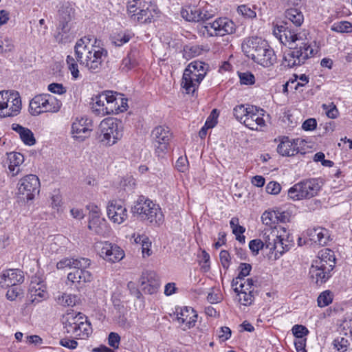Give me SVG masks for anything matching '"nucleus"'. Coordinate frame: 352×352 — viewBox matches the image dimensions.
<instances>
[{
    "mask_svg": "<svg viewBox=\"0 0 352 352\" xmlns=\"http://www.w3.org/2000/svg\"><path fill=\"white\" fill-rule=\"evenodd\" d=\"M91 36H85L77 41L74 46L75 56L80 65L89 72L97 74L102 68L107 51L91 43Z\"/></svg>",
    "mask_w": 352,
    "mask_h": 352,
    "instance_id": "f257e3e1",
    "label": "nucleus"
},
{
    "mask_svg": "<svg viewBox=\"0 0 352 352\" xmlns=\"http://www.w3.org/2000/svg\"><path fill=\"white\" fill-rule=\"evenodd\" d=\"M241 47L246 56L264 67H271L276 62L274 50L261 38H248L243 42Z\"/></svg>",
    "mask_w": 352,
    "mask_h": 352,
    "instance_id": "f03ea898",
    "label": "nucleus"
},
{
    "mask_svg": "<svg viewBox=\"0 0 352 352\" xmlns=\"http://www.w3.org/2000/svg\"><path fill=\"white\" fill-rule=\"evenodd\" d=\"M262 240L265 248L274 253L276 258L281 256L294 245L293 237L289 231L281 226L265 228Z\"/></svg>",
    "mask_w": 352,
    "mask_h": 352,
    "instance_id": "7ed1b4c3",
    "label": "nucleus"
},
{
    "mask_svg": "<svg viewBox=\"0 0 352 352\" xmlns=\"http://www.w3.org/2000/svg\"><path fill=\"white\" fill-rule=\"evenodd\" d=\"M92 109L98 116L118 114L127 110V98L123 95L111 91H106L95 96Z\"/></svg>",
    "mask_w": 352,
    "mask_h": 352,
    "instance_id": "20e7f679",
    "label": "nucleus"
},
{
    "mask_svg": "<svg viewBox=\"0 0 352 352\" xmlns=\"http://www.w3.org/2000/svg\"><path fill=\"white\" fill-rule=\"evenodd\" d=\"M63 324L66 332L78 339H86L91 333L90 323L81 313H67L64 316Z\"/></svg>",
    "mask_w": 352,
    "mask_h": 352,
    "instance_id": "39448f33",
    "label": "nucleus"
},
{
    "mask_svg": "<svg viewBox=\"0 0 352 352\" xmlns=\"http://www.w3.org/2000/svg\"><path fill=\"white\" fill-rule=\"evenodd\" d=\"M61 105V102L50 94H38L30 100L29 111L34 116L44 113H57Z\"/></svg>",
    "mask_w": 352,
    "mask_h": 352,
    "instance_id": "423d86ee",
    "label": "nucleus"
},
{
    "mask_svg": "<svg viewBox=\"0 0 352 352\" xmlns=\"http://www.w3.org/2000/svg\"><path fill=\"white\" fill-rule=\"evenodd\" d=\"M100 142L106 146L116 144L122 137L121 122L113 118L103 120L100 124Z\"/></svg>",
    "mask_w": 352,
    "mask_h": 352,
    "instance_id": "0eeeda50",
    "label": "nucleus"
},
{
    "mask_svg": "<svg viewBox=\"0 0 352 352\" xmlns=\"http://www.w3.org/2000/svg\"><path fill=\"white\" fill-rule=\"evenodd\" d=\"M316 53L311 44L301 42L299 47H294L285 53L283 64L289 68L303 64Z\"/></svg>",
    "mask_w": 352,
    "mask_h": 352,
    "instance_id": "6e6552de",
    "label": "nucleus"
},
{
    "mask_svg": "<svg viewBox=\"0 0 352 352\" xmlns=\"http://www.w3.org/2000/svg\"><path fill=\"white\" fill-rule=\"evenodd\" d=\"M255 280L248 278L245 280L233 279L232 287L237 294L239 302L244 306H250L254 300L256 294Z\"/></svg>",
    "mask_w": 352,
    "mask_h": 352,
    "instance_id": "1a4fd4ad",
    "label": "nucleus"
},
{
    "mask_svg": "<svg viewBox=\"0 0 352 352\" xmlns=\"http://www.w3.org/2000/svg\"><path fill=\"white\" fill-rule=\"evenodd\" d=\"M40 186V181L36 175H28L19 181L18 194L27 202L32 201L39 194Z\"/></svg>",
    "mask_w": 352,
    "mask_h": 352,
    "instance_id": "9d476101",
    "label": "nucleus"
},
{
    "mask_svg": "<svg viewBox=\"0 0 352 352\" xmlns=\"http://www.w3.org/2000/svg\"><path fill=\"white\" fill-rule=\"evenodd\" d=\"M155 153L158 157H163L168 151L171 133L167 127L158 126L151 133Z\"/></svg>",
    "mask_w": 352,
    "mask_h": 352,
    "instance_id": "9b49d317",
    "label": "nucleus"
},
{
    "mask_svg": "<svg viewBox=\"0 0 352 352\" xmlns=\"http://www.w3.org/2000/svg\"><path fill=\"white\" fill-rule=\"evenodd\" d=\"M21 109V100L17 91H6L3 108L0 109V117L17 116Z\"/></svg>",
    "mask_w": 352,
    "mask_h": 352,
    "instance_id": "f8f14e48",
    "label": "nucleus"
},
{
    "mask_svg": "<svg viewBox=\"0 0 352 352\" xmlns=\"http://www.w3.org/2000/svg\"><path fill=\"white\" fill-rule=\"evenodd\" d=\"M205 28L210 35L219 36L233 34L236 30L235 24L228 18H219L212 23H208Z\"/></svg>",
    "mask_w": 352,
    "mask_h": 352,
    "instance_id": "ddd939ff",
    "label": "nucleus"
},
{
    "mask_svg": "<svg viewBox=\"0 0 352 352\" xmlns=\"http://www.w3.org/2000/svg\"><path fill=\"white\" fill-rule=\"evenodd\" d=\"M92 122L87 118H76L71 126L72 138L80 142L89 137L92 131Z\"/></svg>",
    "mask_w": 352,
    "mask_h": 352,
    "instance_id": "4468645a",
    "label": "nucleus"
},
{
    "mask_svg": "<svg viewBox=\"0 0 352 352\" xmlns=\"http://www.w3.org/2000/svg\"><path fill=\"white\" fill-rule=\"evenodd\" d=\"M107 215L113 223L120 225L128 219V211L120 201L112 200L107 204Z\"/></svg>",
    "mask_w": 352,
    "mask_h": 352,
    "instance_id": "2eb2a0df",
    "label": "nucleus"
},
{
    "mask_svg": "<svg viewBox=\"0 0 352 352\" xmlns=\"http://www.w3.org/2000/svg\"><path fill=\"white\" fill-rule=\"evenodd\" d=\"M98 248L100 257L107 261L116 263L124 256V251L116 244L107 241L101 242Z\"/></svg>",
    "mask_w": 352,
    "mask_h": 352,
    "instance_id": "dca6fc26",
    "label": "nucleus"
},
{
    "mask_svg": "<svg viewBox=\"0 0 352 352\" xmlns=\"http://www.w3.org/2000/svg\"><path fill=\"white\" fill-rule=\"evenodd\" d=\"M263 110L255 107H249V113L244 119L243 124L251 130L259 131L265 125L263 118Z\"/></svg>",
    "mask_w": 352,
    "mask_h": 352,
    "instance_id": "f3484780",
    "label": "nucleus"
},
{
    "mask_svg": "<svg viewBox=\"0 0 352 352\" xmlns=\"http://www.w3.org/2000/svg\"><path fill=\"white\" fill-rule=\"evenodd\" d=\"M273 34L282 44L287 46L289 49H293L295 47L296 42L301 41L294 30L282 25L274 27Z\"/></svg>",
    "mask_w": 352,
    "mask_h": 352,
    "instance_id": "a211bd4d",
    "label": "nucleus"
},
{
    "mask_svg": "<svg viewBox=\"0 0 352 352\" xmlns=\"http://www.w3.org/2000/svg\"><path fill=\"white\" fill-rule=\"evenodd\" d=\"M89 267H76L67 274V280L76 287H81L85 283H90L94 279L93 274L87 270Z\"/></svg>",
    "mask_w": 352,
    "mask_h": 352,
    "instance_id": "6ab92c4d",
    "label": "nucleus"
},
{
    "mask_svg": "<svg viewBox=\"0 0 352 352\" xmlns=\"http://www.w3.org/2000/svg\"><path fill=\"white\" fill-rule=\"evenodd\" d=\"M177 320L183 330L189 329L195 325L197 314L192 307H180L177 309Z\"/></svg>",
    "mask_w": 352,
    "mask_h": 352,
    "instance_id": "aec40b11",
    "label": "nucleus"
},
{
    "mask_svg": "<svg viewBox=\"0 0 352 352\" xmlns=\"http://www.w3.org/2000/svg\"><path fill=\"white\" fill-rule=\"evenodd\" d=\"M24 276L23 272L18 269H8L0 274V287L5 288L16 286L23 283Z\"/></svg>",
    "mask_w": 352,
    "mask_h": 352,
    "instance_id": "412c9836",
    "label": "nucleus"
},
{
    "mask_svg": "<svg viewBox=\"0 0 352 352\" xmlns=\"http://www.w3.org/2000/svg\"><path fill=\"white\" fill-rule=\"evenodd\" d=\"M158 14L159 10L155 5L152 4L149 1L143 0L142 8L138 12L133 21L141 23H150Z\"/></svg>",
    "mask_w": 352,
    "mask_h": 352,
    "instance_id": "4be33fe9",
    "label": "nucleus"
},
{
    "mask_svg": "<svg viewBox=\"0 0 352 352\" xmlns=\"http://www.w3.org/2000/svg\"><path fill=\"white\" fill-rule=\"evenodd\" d=\"M313 262L319 265V267H324L327 270H333L336 264L334 252L329 249L322 250Z\"/></svg>",
    "mask_w": 352,
    "mask_h": 352,
    "instance_id": "5701e85b",
    "label": "nucleus"
},
{
    "mask_svg": "<svg viewBox=\"0 0 352 352\" xmlns=\"http://www.w3.org/2000/svg\"><path fill=\"white\" fill-rule=\"evenodd\" d=\"M307 236L311 241L321 246L325 245L330 237L329 230L321 227L309 229Z\"/></svg>",
    "mask_w": 352,
    "mask_h": 352,
    "instance_id": "b1692460",
    "label": "nucleus"
},
{
    "mask_svg": "<svg viewBox=\"0 0 352 352\" xmlns=\"http://www.w3.org/2000/svg\"><path fill=\"white\" fill-rule=\"evenodd\" d=\"M140 54L137 49H131L124 57L120 66V69L122 72H128L130 70L137 67L140 63Z\"/></svg>",
    "mask_w": 352,
    "mask_h": 352,
    "instance_id": "393cba45",
    "label": "nucleus"
},
{
    "mask_svg": "<svg viewBox=\"0 0 352 352\" xmlns=\"http://www.w3.org/2000/svg\"><path fill=\"white\" fill-rule=\"evenodd\" d=\"M317 264L312 262L309 270V274L312 280L316 285H320L325 283L331 276L332 270H327L324 267H319Z\"/></svg>",
    "mask_w": 352,
    "mask_h": 352,
    "instance_id": "a878e982",
    "label": "nucleus"
},
{
    "mask_svg": "<svg viewBox=\"0 0 352 352\" xmlns=\"http://www.w3.org/2000/svg\"><path fill=\"white\" fill-rule=\"evenodd\" d=\"M89 230L100 236H105L109 232V226L104 218L90 217L88 223Z\"/></svg>",
    "mask_w": 352,
    "mask_h": 352,
    "instance_id": "bb28decb",
    "label": "nucleus"
},
{
    "mask_svg": "<svg viewBox=\"0 0 352 352\" xmlns=\"http://www.w3.org/2000/svg\"><path fill=\"white\" fill-rule=\"evenodd\" d=\"M152 204H154V203L151 200L144 196H140L135 202V204L132 208V212L143 219L144 216H146L147 213L150 212Z\"/></svg>",
    "mask_w": 352,
    "mask_h": 352,
    "instance_id": "cd10ccee",
    "label": "nucleus"
},
{
    "mask_svg": "<svg viewBox=\"0 0 352 352\" xmlns=\"http://www.w3.org/2000/svg\"><path fill=\"white\" fill-rule=\"evenodd\" d=\"M305 199H310L316 196L320 189V185L317 179H309L299 182Z\"/></svg>",
    "mask_w": 352,
    "mask_h": 352,
    "instance_id": "c85d7f7f",
    "label": "nucleus"
},
{
    "mask_svg": "<svg viewBox=\"0 0 352 352\" xmlns=\"http://www.w3.org/2000/svg\"><path fill=\"white\" fill-rule=\"evenodd\" d=\"M204 78H199V76H192L190 74L184 72L182 87L186 91V93L193 94L199 87V85Z\"/></svg>",
    "mask_w": 352,
    "mask_h": 352,
    "instance_id": "c756f323",
    "label": "nucleus"
},
{
    "mask_svg": "<svg viewBox=\"0 0 352 352\" xmlns=\"http://www.w3.org/2000/svg\"><path fill=\"white\" fill-rule=\"evenodd\" d=\"M91 265V260L87 258H64L56 263V267L58 270H63L66 267H89Z\"/></svg>",
    "mask_w": 352,
    "mask_h": 352,
    "instance_id": "7c9ffc66",
    "label": "nucleus"
},
{
    "mask_svg": "<svg viewBox=\"0 0 352 352\" xmlns=\"http://www.w3.org/2000/svg\"><path fill=\"white\" fill-rule=\"evenodd\" d=\"M8 170L11 176H16L21 172V166L24 162V157L20 153L13 152L8 154Z\"/></svg>",
    "mask_w": 352,
    "mask_h": 352,
    "instance_id": "2f4dec72",
    "label": "nucleus"
},
{
    "mask_svg": "<svg viewBox=\"0 0 352 352\" xmlns=\"http://www.w3.org/2000/svg\"><path fill=\"white\" fill-rule=\"evenodd\" d=\"M12 129L16 131L20 136L22 142L29 146L35 144L36 140L32 131L28 128L23 127L19 124H12Z\"/></svg>",
    "mask_w": 352,
    "mask_h": 352,
    "instance_id": "473e14b6",
    "label": "nucleus"
},
{
    "mask_svg": "<svg viewBox=\"0 0 352 352\" xmlns=\"http://www.w3.org/2000/svg\"><path fill=\"white\" fill-rule=\"evenodd\" d=\"M152 208L150 212L147 213L143 220H146L149 223L155 226H160L164 221V216L159 205L154 203L151 205Z\"/></svg>",
    "mask_w": 352,
    "mask_h": 352,
    "instance_id": "72a5a7b5",
    "label": "nucleus"
},
{
    "mask_svg": "<svg viewBox=\"0 0 352 352\" xmlns=\"http://www.w3.org/2000/svg\"><path fill=\"white\" fill-rule=\"evenodd\" d=\"M277 152L283 156H294L298 153V148L297 144L287 138L278 145Z\"/></svg>",
    "mask_w": 352,
    "mask_h": 352,
    "instance_id": "f704fd0d",
    "label": "nucleus"
},
{
    "mask_svg": "<svg viewBox=\"0 0 352 352\" xmlns=\"http://www.w3.org/2000/svg\"><path fill=\"white\" fill-rule=\"evenodd\" d=\"M206 66L204 63L199 60H195L188 65L184 72L192 75V76L204 78L207 70Z\"/></svg>",
    "mask_w": 352,
    "mask_h": 352,
    "instance_id": "c9c22d12",
    "label": "nucleus"
},
{
    "mask_svg": "<svg viewBox=\"0 0 352 352\" xmlns=\"http://www.w3.org/2000/svg\"><path fill=\"white\" fill-rule=\"evenodd\" d=\"M200 9L195 6H186L181 10V16L187 21L200 22Z\"/></svg>",
    "mask_w": 352,
    "mask_h": 352,
    "instance_id": "e433bc0d",
    "label": "nucleus"
},
{
    "mask_svg": "<svg viewBox=\"0 0 352 352\" xmlns=\"http://www.w3.org/2000/svg\"><path fill=\"white\" fill-rule=\"evenodd\" d=\"M285 16L287 19L297 27L300 26L304 21V16L302 12L295 8L287 9L285 11Z\"/></svg>",
    "mask_w": 352,
    "mask_h": 352,
    "instance_id": "4c0bfd02",
    "label": "nucleus"
},
{
    "mask_svg": "<svg viewBox=\"0 0 352 352\" xmlns=\"http://www.w3.org/2000/svg\"><path fill=\"white\" fill-rule=\"evenodd\" d=\"M38 287L32 285L30 288V299L32 303L39 302L47 298V292L39 284Z\"/></svg>",
    "mask_w": 352,
    "mask_h": 352,
    "instance_id": "58836bf2",
    "label": "nucleus"
},
{
    "mask_svg": "<svg viewBox=\"0 0 352 352\" xmlns=\"http://www.w3.org/2000/svg\"><path fill=\"white\" fill-rule=\"evenodd\" d=\"M230 225L232 230V233L236 236V239L240 243H244L245 237L243 234L245 232V228L239 225V219L236 217L232 218Z\"/></svg>",
    "mask_w": 352,
    "mask_h": 352,
    "instance_id": "ea45409f",
    "label": "nucleus"
},
{
    "mask_svg": "<svg viewBox=\"0 0 352 352\" xmlns=\"http://www.w3.org/2000/svg\"><path fill=\"white\" fill-rule=\"evenodd\" d=\"M56 300L57 303L61 306L73 307L76 305L78 298L76 295L62 293L56 297Z\"/></svg>",
    "mask_w": 352,
    "mask_h": 352,
    "instance_id": "a19ab883",
    "label": "nucleus"
},
{
    "mask_svg": "<svg viewBox=\"0 0 352 352\" xmlns=\"http://www.w3.org/2000/svg\"><path fill=\"white\" fill-rule=\"evenodd\" d=\"M135 241L136 243H140L142 245V252L143 256H149L152 254L151 250V242L149 239L145 235H138L135 239Z\"/></svg>",
    "mask_w": 352,
    "mask_h": 352,
    "instance_id": "79ce46f5",
    "label": "nucleus"
},
{
    "mask_svg": "<svg viewBox=\"0 0 352 352\" xmlns=\"http://www.w3.org/2000/svg\"><path fill=\"white\" fill-rule=\"evenodd\" d=\"M143 5V0L129 1L127 3V12L132 21H133L141 10Z\"/></svg>",
    "mask_w": 352,
    "mask_h": 352,
    "instance_id": "37998d69",
    "label": "nucleus"
},
{
    "mask_svg": "<svg viewBox=\"0 0 352 352\" xmlns=\"http://www.w3.org/2000/svg\"><path fill=\"white\" fill-rule=\"evenodd\" d=\"M331 30L340 33L352 32V23L346 21L335 22L331 25Z\"/></svg>",
    "mask_w": 352,
    "mask_h": 352,
    "instance_id": "c03bdc74",
    "label": "nucleus"
},
{
    "mask_svg": "<svg viewBox=\"0 0 352 352\" xmlns=\"http://www.w3.org/2000/svg\"><path fill=\"white\" fill-rule=\"evenodd\" d=\"M302 187H300V185L299 184V182L294 184L293 186H292L288 190V197L289 199L294 200V201H299L305 199V197L303 195L302 191L303 190L301 189Z\"/></svg>",
    "mask_w": 352,
    "mask_h": 352,
    "instance_id": "a18cd8bd",
    "label": "nucleus"
},
{
    "mask_svg": "<svg viewBox=\"0 0 352 352\" xmlns=\"http://www.w3.org/2000/svg\"><path fill=\"white\" fill-rule=\"evenodd\" d=\"M67 65L68 67V69L70 71L72 78L76 80L80 76V72L78 70V66L77 64L76 58L72 57L70 55H68L66 58Z\"/></svg>",
    "mask_w": 352,
    "mask_h": 352,
    "instance_id": "49530a36",
    "label": "nucleus"
},
{
    "mask_svg": "<svg viewBox=\"0 0 352 352\" xmlns=\"http://www.w3.org/2000/svg\"><path fill=\"white\" fill-rule=\"evenodd\" d=\"M50 206L56 212L61 211L63 206L62 196L58 191H55L50 197Z\"/></svg>",
    "mask_w": 352,
    "mask_h": 352,
    "instance_id": "de8ad7c7",
    "label": "nucleus"
},
{
    "mask_svg": "<svg viewBox=\"0 0 352 352\" xmlns=\"http://www.w3.org/2000/svg\"><path fill=\"white\" fill-rule=\"evenodd\" d=\"M132 36L127 32H120L112 36V42L116 46H122L128 43Z\"/></svg>",
    "mask_w": 352,
    "mask_h": 352,
    "instance_id": "09e8293b",
    "label": "nucleus"
},
{
    "mask_svg": "<svg viewBox=\"0 0 352 352\" xmlns=\"http://www.w3.org/2000/svg\"><path fill=\"white\" fill-rule=\"evenodd\" d=\"M333 295L331 292L327 290L322 292L318 298V305L320 307H324L331 303Z\"/></svg>",
    "mask_w": 352,
    "mask_h": 352,
    "instance_id": "8fccbe9b",
    "label": "nucleus"
},
{
    "mask_svg": "<svg viewBox=\"0 0 352 352\" xmlns=\"http://www.w3.org/2000/svg\"><path fill=\"white\" fill-rule=\"evenodd\" d=\"M249 113V107H245L244 105L236 106L234 109V116L241 123H243L244 119Z\"/></svg>",
    "mask_w": 352,
    "mask_h": 352,
    "instance_id": "3c124183",
    "label": "nucleus"
},
{
    "mask_svg": "<svg viewBox=\"0 0 352 352\" xmlns=\"http://www.w3.org/2000/svg\"><path fill=\"white\" fill-rule=\"evenodd\" d=\"M322 109L325 111L326 115L328 118L335 119L338 117L339 112L336 106L333 103L330 104H323Z\"/></svg>",
    "mask_w": 352,
    "mask_h": 352,
    "instance_id": "603ef678",
    "label": "nucleus"
},
{
    "mask_svg": "<svg viewBox=\"0 0 352 352\" xmlns=\"http://www.w3.org/2000/svg\"><path fill=\"white\" fill-rule=\"evenodd\" d=\"M252 270V266L250 264L248 263H241L239 267V274L237 277H236L234 279H238L241 280H245V277L249 275L250 271Z\"/></svg>",
    "mask_w": 352,
    "mask_h": 352,
    "instance_id": "864d4df0",
    "label": "nucleus"
},
{
    "mask_svg": "<svg viewBox=\"0 0 352 352\" xmlns=\"http://www.w3.org/2000/svg\"><path fill=\"white\" fill-rule=\"evenodd\" d=\"M14 49L13 41L6 37L3 40L0 41V53H7L12 52Z\"/></svg>",
    "mask_w": 352,
    "mask_h": 352,
    "instance_id": "5fc2aeb1",
    "label": "nucleus"
},
{
    "mask_svg": "<svg viewBox=\"0 0 352 352\" xmlns=\"http://www.w3.org/2000/svg\"><path fill=\"white\" fill-rule=\"evenodd\" d=\"M239 76L243 85H252L255 82V77L251 72H241L239 74Z\"/></svg>",
    "mask_w": 352,
    "mask_h": 352,
    "instance_id": "6e6d98bb",
    "label": "nucleus"
},
{
    "mask_svg": "<svg viewBox=\"0 0 352 352\" xmlns=\"http://www.w3.org/2000/svg\"><path fill=\"white\" fill-rule=\"evenodd\" d=\"M334 347L340 352H344L347 350L349 342L343 337L337 338L333 340Z\"/></svg>",
    "mask_w": 352,
    "mask_h": 352,
    "instance_id": "4d7b16f0",
    "label": "nucleus"
},
{
    "mask_svg": "<svg viewBox=\"0 0 352 352\" xmlns=\"http://www.w3.org/2000/svg\"><path fill=\"white\" fill-rule=\"evenodd\" d=\"M292 333L299 340H302V338L309 333V331L303 325L296 324L292 327Z\"/></svg>",
    "mask_w": 352,
    "mask_h": 352,
    "instance_id": "13d9d810",
    "label": "nucleus"
},
{
    "mask_svg": "<svg viewBox=\"0 0 352 352\" xmlns=\"http://www.w3.org/2000/svg\"><path fill=\"white\" fill-rule=\"evenodd\" d=\"M266 192L270 195H278L281 190V186L279 183L272 181L266 186Z\"/></svg>",
    "mask_w": 352,
    "mask_h": 352,
    "instance_id": "bf43d9fd",
    "label": "nucleus"
},
{
    "mask_svg": "<svg viewBox=\"0 0 352 352\" xmlns=\"http://www.w3.org/2000/svg\"><path fill=\"white\" fill-rule=\"evenodd\" d=\"M249 248L255 254H257L260 250L265 248L263 240L261 239H254L250 241Z\"/></svg>",
    "mask_w": 352,
    "mask_h": 352,
    "instance_id": "052dcab7",
    "label": "nucleus"
},
{
    "mask_svg": "<svg viewBox=\"0 0 352 352\" xmlns=\"http://www.w3.org/2000/svg\"><path fill=\"white\" fill-rule=\"evenodd\" d=\"M238 12L247 18L252 19L256 16V12L246 5L239 6Z\"/></svg>",
    "mask_w": 352,
    "mask_h": 352,
    "instance_id": "680f3d73",
    "label": "nucleus"
},
{
    "mask_svg": "<svg viewBox=\"0 0 352 352\" xmlns=\"http://www.w3.org/2000/svg\"><path fill=\"white\" fill-rule=\"evenodd\" d=\"M217 110L213 109L205 122L206 128L212 129L215 126L217 123Z\"/></svg>",
    "mask_w": 352,
    "mask_h": 352,
    "instance_id": "e2e57ef3",
    "label": "nucleus"
},
{
    "mask_svg": "<svg viewBox=\"0 0 352 352\" xmlns=\"http://www.w3.org/2000/svg\"><path fill=\"white\" fill-rule=\"evenodd\" d=\"M48 90L50 92L63 94H65L67 90L66 88L63 87V85L60 83H51L48 85Z\"/></svg>",
    "mask_w": 352,
    "mask_h": 352,
    "instance_id": "0e129e2a",
    "label": "nucleus"
},
{
    "mask_svg": "<svg viewBox=\"0 0 352 352\" xmlns=\"http://www.w3.org/2000/svg\"><path fill=\"white\" fill-rule=\"evenodd\" d=\"M87 209L89 211V219L90 217H100L101 212L100 208L94 204H89L86 206Z\"/></svg>",
    "mask_w": 352,
    "mask_h": 352,
    "instance_id": "69168bd1",
    "label": "nucleus"
},
{
    "mask_svg": "<svg viewBox=\"0 0 352 352\" xmlns=\"http://www.w3.org/2000/svg\"><path fill=\"white\" fill-rule=\"evenodd\" d=\"M274 210L270 212H265L261 217L262 221L263 223L268 225L272 223H275L276 217H275Z\"/></svg>",
    "mask_w": 352,
    "mask_h": 352,
    "instance_id": "338daca9",
    "label": "nucleus"
},
{
    "mask_svg": "<svg viewBox=\"0 0 352 352\" xmlns=\"http://www.w3.org/2000/svg\"><path fill=\"white\" fill-rule=\"evenodd\" d=\"M220 261L223 268L228 269L230 263V256L228 251L222 250L219 254Z\"/></svg>",
    "mask_w": 352,
    "mask_h": 352,
    "instance_id": "774afa93",
    "label": "nucleus"
}]
</instances>
